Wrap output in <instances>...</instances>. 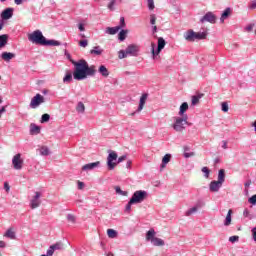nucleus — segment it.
Here are the masks:
<instances>
[{
	"label": "nucleus",
	"mask_w": 256,
	"mask_h": 256,
	"mask_svg": "<svg viewBox=\"0 0 256 256\" xmlns=\"http://www.w3.org/2000/svg\"><path fill=\"white\" fill-rule=\"evenodd\" d=\"M69 62H71L72 65H74L75 67L73 75L76 81H82L88 77H93L97 72L96 66L95 65L89 66L86 60L81 59L79 61H75L69 58Z\"/></svg>",
	"instance_id": "obj_1"
},
{
	"label": "nucleus",
	"mask_w": 256,
	"mask_h": 256,
	"mask_svg": "<svg viewBox=\"0 0 256 256\" xmlns=\"http://www.w3.org/2000/svg\"><path fill=\"white\" fill-rule=\"evenodd\" d=\"M147 196V192L143 190H138L134 192L132 198L129 200V203H127L126 205L125 212L130 213L132 205L142 203L144 200L147 199Z\"/></svg>",
	"instance_id": "obj_2"
},
{
	"label": "nucleus",
	"mask_w": 256,
	"mask_h": 256,
	"mask_svg": "<svg viewBox=\"0 0 256 256\" xmlns=\"http://www.w3.org/2000/svg\"><path fill=\"white\" fill-rule=\"evenodd\" d=\"M28 41L42 46H46V43H48L45 36H43L42 32L39 30H36L31 34H28Z\"/></svg>",
	"instance_id": "obj_3"
},
{
	"label": "nucleus",
	"mask_w": 256,
	"mask_h": 256,
	"mask_svg": "<svg viewBox=\"0 0 256 256\" xmlns=\"http://www.w3.org/2000/svg\"><path fill=\"white\" fill-rule=\"evenodd\" d=\"M184 38L187 41L190 42H194L195 40H204L206 39V34L204 32H195L193 30H188L185 34H184Z\"/></svg>",
	"instance_id": "obj_4"
},
{
	"label": "nucleus",
	"mask_w": 256,
	"mask_h": 256,
	"mask_svg": "<svg viewBox=\"0 0 256 256\" xmlns=\"http://www.w3.org/2000/svg\"><path fill=\"white\" fill-rule=\"evenodd\" d=\"M187 120H188V116L187 115H183L182 118L180 117H176L174 118V124H173V129L176 130V132H183L184 130V125H187Z\"/></svg>",
	"instance_id": "obj_5"
},
{
	"label": "nucleus",
	"mask_w": 256,
	"mask_h": 256,
	"mask_svg": "<svg viewBox=\"0 0 256 256\" xmlns=\"http://www.w3.org/2000/svg\"><path fill=\"white\" fill-rule=\"evenodd\" d=\"M117 159H118L117 152H114V151L109 152L107 157L108 170H114L115 167H117V163L114 162V161H117Z\"/></svg>",
	"instance_id": "obj_6"
},
{
	"label": "nucleus",
	"mask_w": 256,
	"mask_h": 256,
	"mask_svg": "<svg viewBox=\"0 0 256 256\" xmlns=\"http://www.w3.org/2000/svg\"><path fill=\"white\" fill-rule=\"evenodd\" d=\"M165 46H166V41L162 37L158 38V49H156V52H155V44L151 43V53H152V56L155 57L156 55L161 53V51L165 48Z\"/></svg>",
	"instance_id": "obj_7"
},
{
	"label": "nucleus",
	"mask_w": 256,
	"mask_h": 256,
	"mask_svg": "<svg viewBox=\"0 0 256 256\" xmlns=\"http://www.w3.org/2000/svg\"><path fill=\"white\" fill-rule=\"evenodd\" d=\"M11 164L14 167V170H21L23 169L24 161L21 158V154L14 155L13 159L11 160Z\"/></svg>",
	"instance_id": "obj_8"
},
{
	"label": "nucleus",
	"mask_w": 256,
	"mask_h": 256,
	"mask_svg": "<svg viewBox=\"0 0 256 256\" xmlns=\"http://www.w3.org/2000/svg\"><path fill=\"white\" fill-rule=\"evenodd\" d=\"M44 102V98L41 94H36L34 98H32L31 103L29 106L32 109H36L39 105H41Z\"/></svg>",
	"instance_id": "obj_9"
},
{
	"label": "nucleus",
	"mask_w": 256,
	"mask_h": 256,
	"mask_svg": "<svg viewBox=\"0 0 256 256\" xmlns=\"http://www.w3.org/2000/svg\"><path fill=\"white\" fill-rule=\"evenodd\" d=\"M216 15L213 14L212 12H207L205 16L202 17V19H200V23H211V24H215L216 23Z\"/></svg>",
	"instance_id": "obj_10"
},
{
	"label": "nucleus",
	"mask_w": 256,
	"mask_h": 256,
	"mask_svg": "<svg viewBox=\"0 0 256 256\" xmlns=\"http://www.w3.org/2000/svg\"><path fill=\"white\" fill-rule=\"evenodd\" d=\"M41 193L40 192H35V196L32 197L31 199V209H37L41 205Z\"/></svg>",
	"instance_id": "obj_11"
},
{
	"label": "nucleus",
	"mask_w": 256,
	"mask_h": 256,
	"mask_svg": "<svg viewBox=\"0 0 256 256\" xmlns=\"http://www.w3.org/2000/svg\"><path fill=\"white\" fill-rule=\"evenodd\" d=\"M223 183L224 182H219V181H216V180H213L212 182H210V185H209L210 192H213V193L219 192V190L223 186Z\"/></svg>",
	"instance_id": "obj_12"
},
{
	"label": "nucleus",
	"mask_w": 256,
	"mask_h": 256,
	"mask_svg": "<svg viewBox=\"0 0 256 256\" xmlns=\"http://www.w3.org/2000/svg\"><path fill=\"white\" fill-rule=\"evenodd\" d=\"M126 54H129V56L137 57V52H139V46L132 44L127 46L126 50H124Z\"/></svg>",
	"instance_id": "obj_13"
},
{
	"label": "nucleus",
	"mask_w": 256,
	"mask_h": 256,
	"mask_svg": "<svg viewBox=\"0 0 256 256\" xmlns=\"http://www.w3.org/2000/svg\"><path fill=\"white\" fill-rule=\"evenodd\" d=\"M13 16V9L12 8H7L5 10H3L1 17L2 20H9L10 18H12Z\"/></svg>",
	"instance_id": "obj_14"
},
{
	"label": "nucleus",
	"mask_w": 256,
	"mask_h": 256,
	"mask_svg": "<svg viewBox=\"0 0 256 256\" xmlns=\"http://www.w3.org/2000/svg\"><path fill=\"white\" fill-rule=\"evenodd\" d=\"M99 165H100V162H99V161H97V162H92V163L83 165L82 170H83V171L94 170L95 168H98Z\"/></svg>",
	"instance_id": "obj_15"
},
{
	"label": "nucleus",
	"mask_w": 256,
	"mask_h": 256,
	"mask_svg": "<svg viewBox=\"0 0 256 256\" xmlns=\"http://www.w3.org/2000/svg\"><path fill=\"white\" fill-rule=\"evenodd\" d=\"M16 57V54L11 52H3L2 53V59L4 62H9L10 60L14 59Z\"/></svg>",
	"instance_id": "obj_16"
},
{
	"label": "nucleus",
	"mask_w": 256,
	"mask_h": 256,
	"mask_svg": "<svg viewBox=\"0 0 256 256\" xmlns=\"http://www.w3.org/2000/svg\"><path fill=\"white\" fill-rule=\"evenodd\" d=\"M148 94L141 95L140 103L138 104V112L144 109V105L146 104Z\"/></svg>",
	"instance_id": "obj_17"
},
{
	"label": "nucleus",
	"mask_w": 256,
	"mask_h": 256,
	"mask_svg": "<svg viewBox=\"0 0 256 256\" xmlns=\"http://www.w3.org/2000/svg\"><path fill=\"white\" fill-rule=\"evenodd\" d=\"M121 30V27L116 26V27H108L105 29V33L108 35H115Z\"/></svg>",
	"instance_id": "obj_18"
},
{
	"label": "nucleus",
	"mask_w": 256,
	"mask_h": 256,
	"mask_svg": "<svg viewBox=\"0 0 256 256\" xmlns=\"http://www.w3.org/2000/svg\"><path fill=\"white\" fill-rule=\"evenodd\" d=\"M230 15H231V8H230V7L225 8L223 14H221V18H220L221 23H224V21H225L227 18H229Z\"/></svg>",
	"instance_id": "obj_19"
},
{
	"label": "nucleus",
	"mask_w": 256,
	"mask_h": 256,
	"mask_svg": "<svg viewBox=\"0 0 256 256\" xmlns=\"http://www.w3.org/2000/svg\"><path fill=\"white\" fill-rule=\"evenodd\" d=\"M155 234L156 233L154 229L148 230L147 234L145 235V240L150 241V240L157 239V237H155Z\"/></svg>",
	"instance_id": "obj_20"
},
{
	"label": "nucleus",
	"mask_w": 256,
	"mask_h": 256,
	"mask_svg": "<svg viewBox=\"0 0 256 256\" xmlns=\"http://www.w3.org/2000/svg\"><path fill=\"white\" fill-rule=\"evenodd\" d=\"M225 179H226L225 170H223V169L218 170V177H217L216 182H222V183H224Z\"/></svg>",
	"instance_id": "obj_21"
},
{
	"label": "nucleus",
	"mask_w": 256,
	"mask_h": 256,
	"mask_svg": "<svg viewBox=\"0 0 256 256\" xmlns=\"http://www.w3.org/2000/svg\"><path fill=\"white\" fill-rule=\"evenodd\" d=\"M171 157H172L171 154H166V155L162 158V165H160V167H161L162 169H164V168L166 167V165L171 162Z\"/></svg>",
	"instance_id": "obj_22"
},
{
	"label": "nucleus",
	"mask_w": 256,
	"mask_h": 256,
	"mask_svg": "<svg viewBox=\"0 0 256 256\" xmlns=\"http://www.w3.org/2000/svg\"><path fill=\"white\" fill-rule=\"evenodd\" d=\"M98 73H100L104 78H107L110 75L106 66L104 65H101L100 68H98Z\"/></svg>",
	"instance_id": "obj_23"
},
{
	"label": "nucleus",
	"mask_w": 256,
	"mask_h": 256,
	"mask_svg": "<svg viewBox=\"0 0 256 256\" xmlns=\"http://www.w3.org/2000/svg\"><path fill=\"white\" fill-rule=\"evenodd\" d=\"M4 237L10 238L11 240L16 238L15 230L13 228H9V230L4 233Z\"/></svg>",
	"instance_id": "obj_24"
},
{
	"label": "nucleus",
	"mask_w": 256,
	"mask_h": 256,
	"mask_svg": "<svg viewBox=\"0 0 256 256\" xmlns=\"http://www.w3.org/2000/svg\"><path fill=\"white\" fill-rule=\"evenodd\" d=\"M187 110H188V104L187 102H184L183 104L180 105V111L178 112V115H180L181 117L187 116V115H184V113L187 112Z\"/></svg>",
	"instance_id": "obj_25"
},
{
	"label": "nucleus",
	"mask_w": 256,
	"mask_h": 256,
	"mask_svg": "<svg viewBox=\"0 0 256 256\" xmlns=\"http://www.w3.org/2000/svg\"><path fill=\"white\" fill-rule=\"evenodd\" d=\"M30 127H31L30 132L32 135H37V134L41 133V128L39 126L35 125L34 123H32L30 125Z\"/></svg>",
	"instance_id": "obj_26"
},
{
	"label": "nucleus",
	"mask_w": 256,
	"mask_h": 256,
	"mask_svg": "<svg viewBox=\"0 0 256 256\" xmlns=\"http://www.w3.org/2000/svg\"><path fill=\"white\" fill-rule=\"evenodd\" d=\"M233 215V210H228L227 216H225L224 226L231 225V216Z\"/></svg>",
	"instance_id": "obj_27"
},
{
	"label": "nucleus",
	"mask_w": 256,
	"mask_h": 256,
	"mask_svg": "<svg viewBox=\"0 0 256 256\" xmlns=\"http://www.w3.org/2000/svg\"><path fill=\"white\" fill-rule=\"evenodd\" d=\"M204 97V94H196L195 96H192V105L195 106L197 104H199V100L202 99Z\"/></svg>",
	"instance_id": "obj_28"
},
{
	"label": "nucleus",
	"mask_w": 256,
	"mask_h": 256,
	"mask_svg": "<svg viewBox=\"0 0 256 256\" xmlns=\"http://www.w3.org/2000/svg\"><path fill=\"white\" fill-rule=\"evenodd\" d=\"M7 43H8V35L6 34L0 35V49L5 47Z\"/></svg>",
	"instance_id": "obj_29"
},
{
	"label": "nucleus",
	"mask_w": 256,
	"mask_h": 256,
	"mask_svg": "<svg viewBox=\"0 0 256 256\" xmlns=\"http://www.w3.org/2000/svg\"><path fill=\"white\" fill-rule=\"evenodd\" d=\"M150 241H151L152 245H154V246H164L165 245L164 240H162L161 238H154Z\"/></svg>",
	"instance_id": "obj_30"
},
{
	"label": "nucleus",
	"mask_w": 256,
	"mask_h": 256,
	"mask_svg": "<svg viewBox=\"0 0 256 256\" xmlns=\"http://www.w3.org/2000/svg\"><path fill=\"white\" fill-rule=\"evenodd\" d=\"M107 235H108V238L114 239V238H117L118 232L117 230H114V229H108Z\"/></svg>",
	"instance_id": "obj_31"
},
{
	"label": "nucleus",
	"mask_w": 256,
	"mask_h": 256,
	"mask_svg": "<svg viewBox=\"0 0 256 256\" xmlns=\"http://www.w3.org/2000/svg\"><path fill=\"white\" fill-rule=\"evenodd\" d=\"M90 54L100 56L101 54H103V49H100V46H95L94 49L90 50Z\"/></svg>",
	"instance_id": "obj_32"
},
{
	"label": "nucleus",
	"mask_w": 256,
	"mask_h": 256,
	"mask_svg": "<svg viewBox=\"0 0 256 256\" xmlns=\"http://www.w3.org/2000/svg\"><path fill=\"white\" fill-rule=\"evenodd\" d=\"M62 81H64V83H70L71 81H73V73L68 72L65 74V77L62 78Z\"/></svg>",
	"instance_id": "obj_33"
},
{
	"label": "nucleus",
	"mask_w": 256,
	"mask_h": 256,
	"mask_svg": "<svg viewBox=\"0 0 256 256\" xmlns=\"http://www.w3.org/2000/svg\"><path fill=\"white\" fill-rule=\"evenodd\" d=\"M49 249H53V250H63L64 249V245L61 242H57L56 244H53L52 246H50Z\"/></svg>",
	"instance_id": "obj_34"
},
{
	"label": "nucleus",
	"mask_w": 256,
	"mask_h": 256,
	"mask_svg": "<svg viewBox=\"0 0 256 256\" xmlns=\"http://www.w3.org/2000/svg\"><path fill=\"white\" fill-rule=\"evenodd\" d=\"M126 35H128V30H122L118 34L119 41H125Z\"/></svg>",
	"instance_id": "obj_35"
},
{
	"label": "nucleus",
	"mask_w": 256,
	"mask_h": 256,
	"mask_svg": "<svg viewBox=\"0 0 256 256\" xmlns=\"http://www.w3.org/2000/svg\"><path fill=\"white\" fill-rule=\"evenodd\" d=\"M49 148L47 146L40 147V155L42 156H49Z\"/></svg>",
	"instance_id": "obj_36"
},
{
	"label": "nucleus",
	"mask_w": 256,
	"mask_h": 256,
	"mask_svg": "<svg viewBox=\"0 0 256 256\" xmlns=\"http://www.w3.org/2000/svg\"><path fill=\"white\" fill-rule=\"evenodd\" d=\"M197 210V207H192L190 210H187V212H185V216L190 217L191 215H194L197 212Z\"/></svg>",
	"instance_id": "obj_37"
},
{
	"label": "nucleus",
	"mask_w": 256,
	"mask_h": 256,
	"mask_svg": "<svg viewBox=\"0 0 256 256\" xmlns=\"http://www.w3.org/2000/svg\"><path fill=\"white\" fill-rule=\"evenodd\" d=\"M115 191H116V194H119L120 196H128V192L127 191H122L119 186L115 187Z\"/></svg>",
	"instance_id": "obj_38"
},
{
	"label": "nucleus",
	"mask_w": 256,
	"mask_h": 256,
	"mask_svg": "<svg viewBox=\"0 0 256 256\" xmlns=\"http://www.w3.org/2000/svg\"><path fill=\"white\" fill-rule=\"evenodd\" d=\"M76 111H78L79 113L85 112V105L82 102H79L76 106Z\"/></svg>",
	"instance_id": "obj_39"
},
{
	"label": "nucleus",
	"mask_w": 256,
	"mask_h": 256,
	"mask_svg": "<svg viewBox=\"0 0 256 256\" xmlns=\"http://www.w3.org/2000/svg\"><path fill=\"white\" fill-rule=\"evenodd\" d=\"M129 56V53H126L124 50H120L118 52V58L119 59H125Z\"/></svg>",
	"instance_id": "obj_40"
},
{
	"label": "nucleus",
	"mask_w": 256,
	"mask_h": 256,
	"mask_svg": "<svg viewBox=\"0 0 256 256\" xmlns=\"http://www.w3.org/2000/svg\"><path fill=\"white\" fill-rule=\"evenodd\" d=\"M50 120V115L49 114H43L42 118L40 120V123H48Z\"/></svg>",
	"instance_id": "obj_41"
},
{
	"label": "nucleus",
	"mask_w": 256,
	"mask_h": 256,
	"mask_svg": "<svg viewBox=\"0 0 256 256\" xmlns=\"http://www.w3.org/2000/svg\"><path fill=\"white\" fill-rule=\"evenodd\" d=\"M202 173L205 174L206 179H208L209 175L211 174V170H209L208 167H203L202 168Z\"/></svg>",
	"instance_id": "obj_42"
},
{
	"label": "nucleus",
	"mask_w": 256,
	"mask_h": 256,
	"mask_svg": "<svg viewBox=\"0 0 256 256\" xmlns=\"http://www.w3.org/2000/svg\"><path fill=\"white\" fill-rule=\"evenodd\" d=\"M221 111L229 112V104H227V102L221 103Z\"/></svg>",
	"instance_id": "obj_43"
},
{
	"label": "nucleus",
	"mask_w": 256,
	"mask_h": 256,
	"mask_svg": "<svg viewBox=\"0 0 256 256\" xmlns=\"http://www.w3.org/2000/svg\"><path fill=\"white\" fill-rule=\"evenodd\" d=\"M46 46H60V43L59 41H53V40H50V41H46Z\"/></svg>",
	"instance_id": "obj_44"
},
{
	"label": "nucleus",
	"mask_w": 256,
	"mask_h": 256,
	"mask_svg": "<svg viewBox=\"0 0 256 256\" xmlns=\"http://www.w3.org/2000/svg\"><path fill=\"white\" fill-rule=\"evenodd\" d=\"M156 22H157V17L154 14L150 15V24L155 25Z\"/></svg>",
	"instance_id": "obj_45"
},
{
	"label": "nucleus",
	"mask_w": 256,
	"mask_h": 256,
	"mask_svg": "<svg viewBox=\"0 0 256 256\" xmlns=\"http://www.w3.org/2000/svg\"><path fill=\"white\" fill-rule=\"evenodd\" d=\"M79 46L86 48V46H88V40H80L79 41Z\"/></svg>",
	"instance_id": "obj_46"
},
{
	"label": "nucleus",
	"mask_w": 256,
	"mask_h": 256,
	"mask_svg": "<svg viewBox=\"0 0 256 256\" xmlns=\"http://www.w3.org/2000/svg\"><path fill=\"white\" fill-rule=\"evenodd\" d=\"M249 203L252 205H256V194L249 198Z\"/></svg>",
	"instance_id": "obj_47"
},
{
	"label": "nucleus",
	"mask_w": 256,
	"mask_h": 256,
	"mask_svg": "<svg viewBox=\"0 0 256 256\" xmlns=\"http://www.w3.org/2000/svg\"><path fill=\"white\" fill-rule=\"evenodd\" d=\"M148 8L150 10H154L155 9L154 0H148Z\"/></svg>",
	"instance_id": "obj_48"
},
{
	"label": "nucleus",
	"mask_w": 256,
	"mask_h": 256,
	"mask_svg": "<svg viewBox=\"0 0 256 256\" xmlns=\"http://www.w3.org/2000/svg\"><path fill=\"white\" fill-rule=\"evenodd\" d=\"M115 0H111V2H109L108 4V9L113 11L114 10V6H115Z\"/></svg>",
	"instance_id": "obj_49"
},
{
	"label": "nucleus",
	"mask_w": 256,
	"mask_h": 256,
	"mask_svg": "<svg viewBox=\"0 0 256 256\" xmlns=\"http://www.w3.org/2000/svg\"><path fill=\"white\" fill-rule=\"evenodd\" d=\"M67 220L71 223H75V216L74 215H68Z\"/></svg>",
	"instance_id": "obj_50"
},
{
	"label": "nucleus",
	"mask_w": 256,
	"mask_h": 256,
	"mask_svg": "<svg viewBox=\"0 0 256 256\" xmlns=\"http://www.w3.org/2000/svg\"><path fill=\"white\" fill-rule=\"evenodd\" d=\"M125 26H126V24H125V18L124 17H122V18H120V28H125Z\"/></svg>",
	"instance_id": "obj_51"
},
{
	"label": "nucleus",
	"mask_w": 256,
	"mask_h": 256,
	"mask_svg": "<svg viewBox=\"0 0 256 256\" xmlns=\"http://www.w3.org/2000/svg\"><path fill=\"white\" fill-rule=\"evenodd\" d=\"M229 240H230L231 243H235L239 240V237L238 236H231Z\"/></svg>",
	"instance_id": "obj_52"
},
{
	"label": "nucleus",
	"mask_w": 256,
	"mask_h": 256,
	"mask_svg": "<svg viewBox=\"0 0 256 256\" xmlns=\"http://www.w3.org/2000/svg\"><path fill=\"white\" fill-rule=\"evenodd\" d=\"M194 156H195V153H194V152H190V153L185 152V153H184V157H185V158H190V157H194Z\"/></svg>",
	"instance_id": "obj_53"
},
{
	"label": "nucleus",
	"mask_w": 256,
	"mask_h": 256,
	"mask_svg": "<svg viewBox=\"0 0 256 256\" xmlns=\"http://www.w3.org/2000/svg\"><path fill=\"white\" fill-rule=\"evenodd\" d=\"M54 253H55V249L49 248V250H47V255L46 256H53Z\"/></svg>",
	"instance_id": "obj_54"
},
{
	"label": "nucleus",
	"mask_w": 256,
	"mask_h": 256,
	"mask_svg": "<svg viewBox=\"0 0 256 256\" xmlns=\"http://www.w3.org/2000/svg\"><path fill=\"white\" fill-rule=\"evenodd\" d=\"M4 190L8 193L10 191V186L8 182H4Z\"/></svg>",
	"instance_id": "obj_55"
},
{
	"label": "nucleus",
	"mask_w": 256,
	"mask_h": 256,
	"mask_svg": "<svg viewBox=\"0 0 256 256\" xmlns=\"http://www.w3.org/2000/svg\"><path fill=\"white\" fill-rule=\"evenodd\" d=\"M254 27H255L254 24H250L248 27H246V31L252 32Z\"/></svg>",
	"instance_id": "obj_56"
},
{
	"label": "nucleus",
	"mask_w": 256,
	"mask_h": 256,
	"mask_svg": "<svg viewBox=\"0 0 256 256\" xmlns=\"http://www.w3.org/2000/svg\"><path fill=\"white\" fill-rule=\"evenodd\" d=\"M253 240L256 243V227L252 229Z\"/></svg>",
	"instance_id": "obj_57"
},
{
	"label": "nucleus",
	"mask_w": 256,
	"mask_h": 256,
	"mask_svg": "<svg viewBox=\"0 0 256 256\" xmlns=\"http://www.w3.org/2000/svg\"><path fill=\"white\" fill-rule=\"evenodd\" d=\"M84 186H85V184L83 182L78 181V189L79 190H82Z\"/></svg>",
	"instance_id": "obj_58"
},
{
	"label": "nucleus",
	"mask_w": 256,
	"mask_h": 256,
	"mask_svg": "<svg viewBox=\"0 0 256 256\" xmlns=\"http://www.w3.org/2000/svg\"><path fill=\"white\" fill-rule=\"evenodd\" d=\"M125 160H126V156H125V155L119 157V158H118V164L124 162Z\"/></svg>",
	"instance_id": "obj_59"
},
{
	"label": "nucleus",
	"mask_w": 256,
	"mask_h": 256,
	"mask_svg": "<svg viewBox=\"0 0 256 256\" xmlns=\"http://www.w3.org/2000/svg\"><path fill=\"white\" fill-rule=\"evenodd\" d=\"M256 8V0L250 4V9H255Z\"/></svg>",
	"instance_id": "obj_60"
},
{
	"label": "nucleus",
	"mask_w": 256,
	"mask_h": 256,
	"mask_svg": "<svg viewBox=\"0 0 256 256\" xmlns=\"http://www.w3.org/2000/svg\"><path fill=\"white\" fill-rule=\"evenodd\" d=\"M79 31L80 32H83V31H85V27H83V25L82 24H79Z\"/></svg>",
	"instance_id": "obj_61"
},
{
	"label": "nucleus",
	"mask_w": 256,
	"mask_h": 256,
	"mask_svg": "<svg viewBox=\"0 0 256 256\" xmlns=\"http://www.w3.org/2000/svg\"><path fill=\"white\" fill-rule=\"evenodd\" d=\"M251 184H252V181L249 180L248 182L245 183V187L248 188L249 186H251Z\"/></svg>",
	"instance_id": "obj_62"
},
{
	"label": "nucleus",
	"mask_w": 256,
	"mask_h": 256,
	"mask_svg": "<svg viewBox=\"0 0 256 256\" xmlns=\"http://www.w3.org/2000/svg\"><path fill=\"white\" fill-rule=\"evenodd\" d=\"M14 3H16L17 5H20L23 3V0H14Z\"/></svg>",
	"instance_id": "obj_63"
},
{
	"label": "nucleus",
	"mask_w": 256,
	"mask_h": 256,
	"mask_svg": "<svg viewBox=\"0 0 256 256\" xmlns=\"http://www.w3.org/2000/svg\"><path fill=\"white\" fill-rule=\"evenodd\" d=\"M4 112H6V109H5V107H2V108L0 109V116H2V113H4Z\"/></svg>",
	"instance_id": "obj_64"
}]
</instances>
